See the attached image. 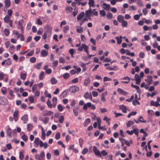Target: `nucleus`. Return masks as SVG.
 <instances>
[{
  "label": "nucleus",
  "instance_id": "obj_1",
  "mask_svg": "<svg viewBox=\"0 0 160 160\" xmlns=\"http://www.w3.org/2000/svg\"><path fill=\"white\" fill-rule=\"evenodd\" d=\"M88 108H90L92 110H95L96 107L93 104H92L91 102H88L86 103H85L83 106V109L84 110H86L88 109Z\"/></svg>",
  "mask_w": 160,
  "mask_h": 160
},
{
  "label": "nucleus",
  "instance_id": "obj_2",
  "mask_svg": "<svg viewBox=\"0 0 160 160\" xmlns=\"http://www.w3.org/2000/svg\"><path fill=\"white\" fill-rule=\"evenodd\" d=\"M88 49L89 47L85 44H82L81 46L78 48V50L80 51H82L83 50H84L86 52L87 55L88 54Z\"/></svg>",
  "mask_w": 160,
  "mask_h": 160
},
{
  "label": "nucleus",
  "instance_id": "obj_3",
  "mask_svg": "<svg viewBox=\"0 0 160 160\" xmlns=\"http://www.w3.org/2000/svg\"><path fill=\"white\" fill-rule=\"evenodd\" d=\"M3 79V81L5 82H7L8 80V75L3 72H0V81Z\"/></svg>",
  "mask_w": 160,
  "mask_h": 160
},
{
  "label": "nucleus",
  "instance_id": "obj_4",
  "mask_svg": "<svg viewBox=\"0 0 160 160\" xmlns=\"http://www.w3.org/2000/svg\"><path fill=\"white\" fill-rule=\"evenodd\" d=\"M45 157V154L43 152H42L40 155L36 154L35 156V158L37 160H43Z\"/></svg>",
  "mask_w": 160,
  "mask_h": 160
},
{
  "label": "nucleus",
  "instance_id": "obj_5",
  "mask_svg": "<svg viewBox=\"0 0 160 160\" xmlns=\"http://www.w3.org/2000/svg\"><path fill=\"white\" fill-rule=\"evenodd\" d=\"M34 143L36 146H38L39 145L40 147H42L43 146V142L42 141L40 140L38 138H35Z\"/></svg>",
  "mask_w": 160,
  "mask_h": 160
},
{
  "label": "nucleus",
  "instance_id": "obj_6",
  "mask_svg": "<svg viewBox=\"0 0 160 160\" xmlns=\"http://www.w3.org/2000/svg\"><path fill=\"white\" fill-rule=\"evenodd\" d=\"M51 30V29H50L44 32L42 36V38L43 39H46L48 36H49V35L50 36L51 35L52 33Z\"/></svg>",
  "mask_w": 160,
  "mask_h": 160
},
{
  "label": "nucleus",
  "instance_id": "obj_7",
  "mask_svg": "<svg viewBox=\"0 0 160 160\" xmlns=\"http://www.w3.org/2000/svg\"><path fill=\"white\" fill-rule=\"evenodd\" d=\"M79 88L76 86H73L69 88L70 91L72 93H75L79 91Z\"/></svg>",
  "mask_w": 160,
  "mask_h": 160
},
{
  "label": "nucleus",
  "instance_id": "obj_8",
  "mask_svg": "<svg viewBox=\"0 0 160 160\" xmlns=\"http://www.w3.org/2000/svg\"><path fill=\"white\" fill-rule=\"evenodd\" d=\"M93 152L95 154L98 156L102 157L100 152L97 149L96 146H94L93 147Z\"/></svg>",
  "mask_w": 160,
  "mask_h": 160
},
{
  "label": "nucleus",
  "instance_id": "obj_9",
  "mask_svg": "<svg viewBox=\"0 0 160 160\" xmlns=\"http://www.w3.org/2000/svg\"><path fill=\"white\" fill-rule=\"evenodd\" d=\"M42 115L43 116H49L53 115V112L51 111H48V110H45L42 113Z\"/></svg>",
  "mask_w": 160,
  "mask_h": 160
},
{
  "label": "nucleus",
  "instance_id": "obj_10",
  "mask_svg": "<svg viewBox=\"0 0 160 160\" xmlns=\"http://www.w3.org/2000/svg\"><path fill=\"white\" fill-rule=\"evenodd\" d=\"M7 100L4 97H0V104L5 105L7 102Z\"/></svg>",
  "mask_w": 160,
  "mask_h": 160
},
{
  "label": "nucleus",
  "instance_id": "obj_11",
  "mask_svg": "<svg viewBox=\"0 0 160 160\" xmlns=\"http://www.w3.org/2000/svg\"><path fill=\"white\" fill-rule=\"evenodd\" d=\"M27 75V73L25 71H22L20 73V77L23 80H25L26 76Z\"/></svg>",
  "mask_w": 160,
  "mask_h": 160
},
{
  "label": "nucleus",
  "instance_id": "obj_12",
  "mask_svg": "<svg viewBox=\"0 0 160 160\" xmlns=\"http://www.w3.org/2000/svg\"><path fill=\"white\" fill-rule=\"evenodd\" d=\"M135 80L136 82V84L139 85L141 82V78L138 74H135L134 76Z\"/></svg>",
  "mask_w": 160,
  "mask_h": 160
},
{
  "label": "nucleus",
  "instance_id": "obj_13",
  "mask_svg": "<svg viewBox=\"0 0 160 160\" xmlns=\"http://www.w3.org/2000/svg\"><path fill=\"white\" fill-rule=\"evenodd\" d=\"M84 97L86 99H89L91 101H92V97L91 94L88 92H87L85 93Z\"/></svg>",
  "mask_w": 160,
  "mask_h": 160
},
{
  "label": "nucleus",
  "instance_id": "obj_14",
  "mask_svg": "<svg viewBox=\"0 0 160 160\" xmlns=\"http://www.w3.org/2000/svg\"><path fill=\"white\" fill-rule=\"evenodd\" d=\"M18 111L17 110H15L13 114V117L16 122L18 119Z\"/></svg>",
  "mask_w": 160,
  "mask_h": 160
},
{
  "label": "nucleus",
  "instance_id": "obj_15",
  "mask_svg": "<svg viewBox=\"0 0 160 160\" xmlns=\"http://www.w3.org/2000/svg\"><path fill=\"white\" fill-rule=\"evenodd\" d=\"M119 108L122 110V112L124 113L127 112V108L126 107L123 105H120L119 106Z\"/></svg>",
  "mask_w": 160,
  "mask_h": 160
},
{
  "label": "nucleus",
  "instance_id": "obj_16",
  "mask_svg": "<svg viewBox=\"0 0 160 160\" xmlns=\"http://www.w3.org/2000/svg\"><path fill=\"white\" fill-rule=\"evenodd\" d=\"M152 77L151 76H148L147 79H145V81L147 82L148 84L149 85L151 84L152 81Z\"/></svg>",
  "mask_w": 160,
  "mask_h": 160
},
{
  "label": "nucleus",
  "instance_id": "obj_17",
  "mask_svg": "<svg viewBox=\"0 0 160 160\" xmlns=\"http://www.w3.org/2000/svg\"><path fill=\"white\" fill-rule=\"evenodd\" d=\"M21 119L23 121L24 123H26L28 121V115L27 114L24 115L21 118Z\"/></svg>",
  "mask_w": 160,
  "mask_h": 160
},
{
  "label": "nucleus",
  "instance_id": "obj_18",
  "mask_svg": "<svg viewBox=\"0 0 160 160\" xmlns=\"http://www.w3.org/2000/svg\"><path fill=\"white\" fill-rule=\"evenodd\" d=\"M5 129L7 131V135L8 136H10L12 132V130L10 127L9 126H7L5 127Z\"/></svg>",
  "mask_w": 160,
  "mask_h": 160
},
{
  "label": "nucleus",
  "instance_id": "obj_19",
  "mask_svg": "<svg viewBox=\"0 0 160 160\" xmlns=\"http://www.w3.org/2000/svg\"><path fill=\"white\" fill-rule=\"evenodd\" d=\"M79 109V108L78 106L73 108V112L75 116H77L78 115Z\"/></svg>",
  "mask_w": 160,
  "mask_h": 160
},
{
  "label": "nucleus",
  "instance_id": "obj_20",
  "mask_svg": "<svg viewBox=\"0 0 160 160\" xmlns=\"http://www.w3.org/2000/svg\"><path fill=\"white\" fill-rule=\"evenodd\" d=\"M102 7L103 8L106 10H108L110 8V5L109 4H107L105 3H104L102 5Z\"/></svg>",
  "mask_w": 160,
  "mask_h": 160
},
{
  "label": "nucleus",
  "instance_id": "obj_21",
  "mask_svg": "<svg viewBox=\"0 0 160 160\" xmlns=\"http://www.w3.org/2000/svg\"><path fill=\"white\" fill-rule=\"evenodd\" d=\"M150 104L152 106H154L156 107L160 106V104H159V103L157 101L154 102L153 101H151Z\"/></svg>",
  "mask_w": 160,
  "mask_h": 160
},
{
  "label": "nucleus",
  "instance_id": "obj_22",
  "mask_svg": "<svg viewBox=\"0 0 160 160\" xmlns=\"http://www.w3.org/2000/svg\"><path fill=\"white\" fill-rule=\"evenodd\" d=\"M117 92L120 94H122L124 95H126L127 93L125 91L120 88H118V89Z\"/></svg>",
  "mask_w": 160,
  "mask_h": 160
},
{
  "label": "nucleus",
  "instance_id": "obj_23",
  "mask_svg": "<svg viewBox=\"0 0 160 160\" xmlns=\"http://www.w3.org/2000/svg\"><path fill=\"white\" fill-rule=\"evenodd\" d=\"M5 7L9 8L11 5V2L10 0H5L4 1Z\"/></svg>",
  "mask_w": 160,
  "mask_h": 160
},
{
  "label": "nucleus",
  "instance_id": "obj_24",
  "mask_svg": "<svg viewBox=\"0 0 160 160\" xmlns=\"http://www.w3.org/2000/svg\"><path fill=\"white\" fill-rule=\"evenodd\" d=\"M84 13L83 12H82L78 15L77 17V19L78 20H81L84 17Z\"/></svg>",
  "mask_w": 160,
  "mask_h": 160
},
{
  "label": "nucleus",
  "instance_id": "obj_25",
  "mask_svg": "<svg viewBox=\"0 0 160 160\" xmlns=\"http://www.w3.org/2000/svg\"><path fill=\"white\" fill-rule=\"evenodd\" d=\"M23 23V21L22 20H21L19 21L18 22V28L21 29L22 30L23 29V26L22 24Z\"/></svg>",
  "mask_w": 160,
  "mask_h": 160
},
{
  "label": "nucleus",
  "instance_id": "obj_26",
  "mask_svg": "<svg viewBox=\"0 0 160 160\" xmlns=\"http://www.w3.org/2000/svg\"><path fill=\"white\" fill-rule=\"evenodd\" d=\"M122 79L127 80V81H122V82L123 83H128L130 81V79L128 77H123L122 78Z\"/></svg>",
  "mask_w": 160,
  "mask_h": 160
},
{
  "label": "nucleus",
  "instance_id": "obj_27",
  "mask_svg": "<svg viewBox=\"0 0 160 160\" xmlns=\"http://www.w3.org/2000/svg\"><path fill=\"white\" fill-rule=\"evenodd\" d=\"M76 28H77V32H78L81 33L82 32L83 28L82 27L80 26H77Z\"/></svg>",
  "mask_w": 160,
  "mask_h": 160
},
{
  "label": "nucleus",
  "instance_id": "obj_28",
  "mask_svg": "<svg viewBox=\"0 0 160 160\" xmlns=\"http://www.w3.org/2000/svg\"><path fill=\"white\" fill-rule=\"evenodd\" d=\"M41 54L42 56L45 57L48 55V52L47 51L45 50H42L41 51Z\"/></svg>",
  "mask_w": 160,
  "mask_h": 160
},
{
  "label": "nucleus",
  "instance_id": "obj_29",
  "mask_svg": "<svg viewBox=\"0 0 160 160\" xmlns=\"http://www.w3.org/2000/svg\"><path fill=\"white\" fill-rule=\"evenodd\" d=\"M90 119L89 118L86 119L83 123V126L85 127L87 126L90 123Z\"/></svg>",
  "mask_w": 160,
  "mask_h": 160
},
{
  "label": "nucleus",
  "instance_id": "obj_30",
  "mask_svg": "<svg viewBox=\"0 0 160 160\" xmlns=\"http://www.w3.org/2000/svg\"><path fill=\"white\" fill-rule=\"evenodd\" d=\"M72 8L70 6H67L66 7V11L67 13H70L72 12Z\"/></svg>",
  "mask_w": 160,
  "mask_h": 160
},
{
  "label": "nucleus",
  "instance_id": "obj_31",
  "mask_svg": "<svg viewBox=\"0 0 160 160\" xmlns=\"http://www.w3.org/2000/svg\"><path fill=\"white\" fill-rule=\"evenodd\" d=\"M88 4L90 7H95V5L94 0H89L88 2Z\"/></svg>",
  "mask_w": 160,
  "mask_h": 160
},
{
  "label": "nucleus",
  "instance_id": "obj_32",
  "mask_svg": "<svg viewBox=\"0 0 160 160\" xmlns=\"http://www.w3.org/2000/svg\"><path fill=\"white\" fill-rule=\"evenodd\" d=\"M92 12V10L90 9L88 10H87L85 12V15L86 18H90V14Z\"/></svg>",
  "mask_w": 160,
  "mask_h": 160
},
{
  "label": "nucleus",
  "instance_id": "obj_33",
  "mask_svg": "<svg viewBox=\"0 0 160 160\" xmlns=\"http://www.w3.org/2000/svg\"><path fill=\"white\" fill-rule=\"evenodd\" d=\"M57 98L56 97H54L52 98V105L53 107H56L57 103Z\"/></svg>",
  "mask_w": 160,
  "mask_h": 160
},
{
  "label": "nucleus",
  "instance_id": "obj_34",
  "mask_svg": "<svg viewBox=\"0 0 160 160\" xmlns=\"http://www.w3.org/2000/svg\"><path fill=\"white\" fill-rule=\"evenodd\" d=\"M117 19L119 22H122L124 20V17L122 15H119L117 17Z\"/></svg>",
  "mask_w": 160,
  "mask_h": 160
},
{
  "label": "nucleus",
  "instance_id": "obj_35",
  "mask_svg": "<svg viewBox=\"0 0 160 160\" xmlns=\"http://www.w3.org/2000/svg\"><path fill=\"white\" fill-rule=\"evenodd\" d=\"M6 64L8 66H10L12 64V60L11 58H8L7 60H5Z\"/></svg>",
  "mask_w": 160,
  "mask_h": 160
},
{
  "label": "nucleus",
  "instance_id": "obj_36",
  "mask_svg": "<svg viewBox=\"0 0 160 160\" xmlns=\"http://www.w3.org/2000/svg\"><path fill=\"white\" fill-rule=\"evenodd\" d=\"M33 127V125L31 124H27V129L28 131H31Z\"/></svg>",
  "mask_w": 160,
  "mask_h": 160
},
{
  "label": "nucleus",
  "instance_id": "obj_37",
  "mask_svg": "<svg viewBox=\"0 0 160 160\" xmlns=\"http://www.w3.org/2000/svg\"><path fill=\"white\" fill-rule=\"evenodd\" d=\"M7 89L6 87H2L1 89V92L2 94L5 95L6 94Z\"/></svg>",
  "mask_w": 160,
  "mask_h": 160
},
{
  "label": "nucleus",
  "instance_id": "obj_38",
  "mask_svg": "<svg viewBox=\"0 0 160 160\" xmlns=\"http://www.w3.org/2000/svg\"><path fill=\"white\" fill-rule=\"evenodd\" d=\"M12 34L13 35L17 36V38L18 39L19 38V35L21 34H20L18 31L16 30H13L12 31Z\"/></svg>",
  "mask_w": 160,
  "mask_h": 160
},
{
  "label": "nucleus",
  "instance_id": "obj_39",
  "mask_svg": "<svg viewBox=\"0 0 160 160\" xmlns=\"http://www.w3.org/2000/svg\"><path fill=\"white\" fill-rule=\"evenodd\" d=\"M9 94L11 96L10 99H13L15 97V95L13 94V91L12 90H10L9 92Z\"/></svg>",
  "mask_w": 160,
  "mask_h": 160
},
{
  "label": "nucleus",
  "instance_id": "obj_40",
  "mask_svg": "<svg viewBox=\"0 0 160 160\" xmlns=\"http://www.w3.org/2000/svg\"><path fill=\"white\" fill-rule=\"evenodd\" d=\"M142 20H144L145 23L147 24H150L152 23V22L151 20H147L144 18H142Z\"/></svg>",
  "mask_w": 160,
  "mask_h": 160
},
{
  "label": "nucleus",
  "instance_id": "obj_41",
  "mask_svg": "<svg viewBox=\"0 0 160 160\" xmlns=\"http://www.w3.org/2000/svg\"><path fill=\"white\" fill-rule=\"evenodd\" d=\"M123 38L120 36L119 37H116V38L117 40V43L118 44H120L122 42V39Z\"/></svg>",
  "mask_w": 160,
  "mask_h": 160
},
{
  "label": "nucleus",
  "instance_id": "obj_42",
  "mask_svg": "<svg viewBox=\"0 0 160 160\" xmlns=\"http://www.w3.org/2000/svg\"><path fill=\"white\" fill-rule=\"evenodd\" d=\"M90 80L89 78L86 79L84 82V84L85 86H87L90 83Z\"/></svg>",
  "mask_w": 160,
  "mask_h": 160
},
{
  "label": "nucleus",
  "instance_id": "obj_43",
  "mask_svg": "<svg viewBox=\"0 0 160 160\" xmlns=\"http://www.w3.org/2000/svg\"><path fill=\"white\" fill-rule=\"evenodd\" d=\"M10 17L8 16H6L4 18V20L5 22L8 23L11 20L10 18Z\"/></svg>",
  "mask_w": 160,
  "mask_h": 160
},
{
  "label": "nucleus",
  "instance_id": "obj_44",
  "mask_svg": "<svg viewBox=\"0 0 160 160\" xmlns=\"http://www.w3.org/2000/svg\"><path fill=\"white\" fill-rule=\"evenodd\" d=\"M3 32H4L6 36H8L9 35V34L10 33L9 30L8 28L5 29L4 30Z\"/></svg>",
  "mask_w": 160,
  "mask_h": 160
},
{
  "label": "nucleus",
  "instance_id": "obj_45",
  "mask_svg": "<svg viewBox=\"0 0 160 160\" xmlns=\"http://www.w3.org/2000/svg\"><path fill=\"white\" fill-rule=\"evenodd\" d=\"M42 64V62L38 63L35 65V67L37 69H40Z\"/></svg>",
  "mask_w": 160,
  "mask_h": 160
},
{
  "label": "nucleus",
  "instance_id": "obj_46",
  "mask_svg": "<svg viewBox=\"0 0 160 160\" xmlns=\"http://www.w3.org/2000/svg\"><path fill=\"white\" fill-rule=\"evenodd\" d=\"M41 138L43 140H45V132L43 131V128H42Z\"/></svg>",
  "mask_w": 160,
  "mask_h": 160
},
{
  "label": "nucleus",
  "instance_id": "obj_47",
  "mask_svg": "<svg viewBox=\"0 0 160 160\" xmlns=\"http://www.w3.org/2000/svg\"><path fill=\"white\" fill-rule=\"evenodd\" d=\"M99 13L100 15L102 17L105 16L106 14L105 12L103 10H100Z\"/></svg>",
  "mask_w": 160,
  "mask_h": 160
},
{
  "label": "nucleus",
  "instance_id": "obj_48",
  "mask_svg": "<svg viewBox=\"0 0 160 160\" xmlns=\"http://www.w3.org/2000/svg\"><path fill=\"white\" fill-rule=\"evenodd\" d=\"M47 104L48 107L49 108H51L53 107V105L51 103L49 100H48V101L47 102Z\"/></svg>",
  "mask_w": 160,
  "mask_h": 160
},
{
  "label": "nucleus",
  "instance_id": "obj_49",
  "mask_svg": "<svg viewBox=\"0 0 160 160\" xmlns=\"http://www.w3.org/2000/svg\"><path fill=\"white\" fill-rule=\"evenodd\" d=\"M44 74V73L43 71H41L40 72L39 76V80H42L43 79Z\"/></svg>",
  "mask_w": 160,
  "mask_h": 160
},
{
  "label": "nucleus",
  "instance_id": "obj_50",
  "mask_svg": "<svg viewBox=\"0 0 160 160\" xmlns=\"http://www.w3.org/2000/svg\"><path fill=\"white\" fill-rule=\"evenodd\" d=\"M51 82L52 84H54L57 83V81L55 78H52L51 79Z\"/></svg>",
  "mask_w": 160,
  "mask_h": 160
},
{
  "label": "nucleus",
  "instance_id": "obj_51",
  "mask_svg": "<svg viewBox=\"0 0 160 160\" xmlns=\"http://www.w3.org/2000/svg\"><path fill=\"white\" fill-rule=\"evenodd\" d=\"M44 95L46 97L51 98V96L50 93H49L47 90H45L44 92Z\"/></svg>",
  "mask_w": 160,
  "mask_h": 160
},
{
  "label": "nucleus",
  "instance_id": "obj_52",
  "mask_svg": "<svg viewBox=\"0 0 160 160\" xmlns=\"http://www.w3.org/2000/svg\"><path fill=\"white\" fill-rule=\"evenodd\" d=\"M137 114V112H131L128 115V118H130L131 116H134L136 115Z\"/></svg>",
  "mask_w": 160,
  "mask_h": 160
},
{
  "label": "nucleus",
  "instance_id": "obj_53",
  "mask_svg": "<svg viewBox=\"0 0 160 160\" xmlns=\"http://www.w3.org/2000/svg\"><path fill=\"white\" fill-rule=\"evenodd\" d=\"M138 120L140 122L142 123H145L146 122V121L144 120L143 117L142 116H140L139 117Z\"/></svg>",
  "mask_w": 160,
  "mask_h": 160
},
{
  "label": "nucleus",
  "instance_id": "obj_54",
  "mask_svg": "<svg viewBox=\"0 0 160 160\" xmlns=\"http://www.w3.org/2000/svg\"><path fill=\"white\" fill-rule=\"evenodd\" d=\"M134 124V122L133 121H128L127 123V126L128 127H130L131 125Z\"/></svg>",
  "mask_w": 160,
  "mask_h": 160
},
{
  "label": "nucleus",
  "instance_id": "obj_55",
  "mask_svg": "<svg viewBox=\"0 0 160 160\" xmlns=\"http://www.w3.org/2000/svg\"><path fill=\"white\" fill-rule=\"evenodd\" d=\"M133 133H134L136 135L138 136V133H139V129L137 128H135L134 129H133Z\"/></svg>",
  "mask_w": 160,
  "mask_h": 160
},
{
  "label": "nucleus",
  "instance_id": "obj_56",
  "mask_svg": "<svg viewBox=\"0 0 160 160\" xmlns=\"http://www.w3.org/2000/svg\"><path fill=\"white\" fill-rule=\"evenodd\" d=\"M22 138L25 142L27 141L28 139V137L25 134H24L22 136Z\"/></svg>",
  "mask_w": 160,
  "mask_h": 160
},
{
  "label": "nucleus",
  "instance_id": "obj_57",
  "mask_svg": "<svg viewBox=\"0 0 160 160\" xmlns=\"http://www.w3.org/2000/svg\"><path fill=\"white\" fill-rule=\"evenodd\" d=\"M151 27L149 28L148 26L146 25H144L143 27V29L144 31H147L149 30V29H151Z\"/></svg>",
  "mask_w": 160,
  "mask_h": 160
},
{
  "label": "nucleus",
  "instance_id": "obj_58",
  "mask_svg": "<svg viewBox=\"0 0 160 160\" xmlns=\"http://www.w3.org/2000/svg\"><path fill=\"white\" fill-rule=\"evenodd\" d=\"M28 99L30 103H32L34 102V98L32 96L29 97Z\"/></svg>",
  "mask_w": 160,
  "mask_h": 160
},
{
  "label": "nucleus",
  "instance_id": "obj_59",
  "mask_svg": "<svg viewBox=\"0 0 160 160\" xmlns=\"http://www.w3.org/2000/svg\"><path fill=\"white\" fill-rule=\"evenodd\" d=\"M69 29V27L68 26H65L63 28V32H66Z\"/></svg>",
  "mask_w": 160,
  "mask_h": 160
},
{
  "label": "nucleus",
  "instance_id": "obj_60",
  "mask_svg": "<svg viewBox=\"0 0 160 160\" xmlns=\"http://www.w3.org/2000/svg\"><path fill=\"white\" fill-rule=\"evenodd\" d=\"M69 77V74L68 73H65L63 75V77L65 79H67Z\"/></svg>",
  "mask_w": 160,
  "mask_h": 160
},
{
  "label": "nucleus",
  "instance_id": "obj_61",
  "mask_svg": "<svg viewBox=\"0 0 160 160\" xmlns=\"http://www.w3.org/2000/svg\"><path fill=\"white\" fill-rule=\"evenodd\" d=\"M13 11L11 9H9L8 11V14L7 16H8L9 17H11L12 13Z\"/></svg>",
  "mask_w": 160,
  "mask_h": 160
},
{
  "label": "nucleus",
  "instance_id": "obj_62",
  "mask_svg": "<svg viewBox=\"0 0 160 160\" xmlns=\"http://www.w3.org/2000/svg\"><path fill=\"white\" fill-rule=\"evenodd\" d=\"M137 4L138 6L141 7L143 6V3L141 0H138L137 1Z\"/></svg>",
  "mask_w": 160,
  "mask_h": 160
},
{
  "label": "nucleus",
  "instance_id": "obj_63",
  "mask_svg": "<svg viewBox=\"0 0 160 160\" xmlns=\"http://www.w3.org/2000/svg\"><path fill=\"white\" fill-rule=\"evenodd\" d=\"M134 106H136L137 105H140V103L137 100H134L132 102Z\"/></svg>",
  "mask_w": 160,
  "mask_h": 160
},
{
  "label": "nucleus",
  "instance_id": "obj_64",
  "mask_svg": "<svg viewBox=\"0 0 160 160\" xmlns=\"http://www.w3.org/2000/svg\"><path fill=\"white\" fill-rule=\"evenodd\" d=\"M36 60V58L35 57H32L30 59V62L32 63L35 62Z\"/></svg>",
  "mask_w": 160,
  "mask_h": 160
}]
</instances>
